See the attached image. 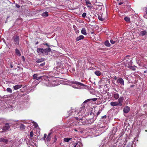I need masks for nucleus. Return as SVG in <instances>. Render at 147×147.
Returning a JSON list of instances; mask_svg holds the SVG:
<instances>
[{
    "mask_svg": "<svg viewBox=\"0 0 147 147\" xmlns=\"http://www.w3.org/2000/svg\"><path fill=\"white\" fill-rule=\"evenodd\" d=\"M97 99L96 98L88 99L83 102L82 105V106L79 109V110L76 111L74 109H72L71 111L68 112V113L70 115V116L72 115V116L74 117L76 120H79V123L81 122L82 124H84L86 121L84 119V117L87 115L85 113L86 110L85 107L84 105L89 101L92 100L93 101H95Z\"/></svg>",
    "mask_w": 147,
    "mask_h": 147,
    "instance_id": "f257e3e1",
    "label": "nucleus"
},
{
    "mask_svg": "<svg viewBox=\"0 0 147 147\" xmlns=\"http://www.w3.org/2000/svg\"><path fill=\"white\" fill-rule=\"evenodd\" d=\"M36 135H34L32 131L30 132V135L28 136L29 140L27 144L30 146L29 147H36V144L34 140H35L34 137Z\"/></svg>",
    "mask_w": 147,
    "mask_h": 147,
    "instance_id": "f03ea898",
    "label": "nucleus"
},
{
    "mask_svg": "<svg viewBox=\"0 0 147 147\" xmlns=\"http://www.w3.org/2000/svg\"><path fill=\"white\" fill-rule=\"evenodd\" d=\"M105 126H98L95 128L92 129V131L93 133L95 134L96 136H98L104 132L107 129V127L105 129Z\"/></svg>",
    "mask_w": 147,
    "mask_h": 147,
    "instance_id": "7ed1b4c3",
    "label": "nucleus"
},
{
    "mask_svg": "<svg viewBox=\"0 0 147 147\" xmlns=\"http://www.w3.org/2000/svg\"><path fill=\"white\" fill-rule=\"evenodd\" d=\"M51 51V49L49 48L46 49L37 48L36 50V51L39 55H43V56L47 55Z\"/></svg>",
    "mask_w": 147,
    "mask_h": 147,
    "instance_id": "20e7f679",
    "label": "nucleus"
},
{
    "mask_svg": "<svg viewBox=\"0 0 147 147\" xmlns=\"http://www.w3.org/2000/svg\"><path fill=\"white\" fill-rule=\"evenodd\" d=\"M88 116L89 118L87 119L88 123L89 124L93 123L96 119V116L92 112L90 113V114H89Z\"/></svg>",
    "mask_w": 147,
    "mask_h": 147,
    "instance_id": "39448f33",
    "label": "nucleus"
},
{
    "mask_svg": "<svg viewBox=\"0 0 147 147\" xmlns=\"http://www.w3.org/2000/svg\"><path fill=\"white\" fill-rule=\"evenodd\" d=\"M71 83L73 84H75L76 85H77V87H76V85H74L72 86L73 88H76L77 89H81L82 88H81L79 86H86L85 85H84L81 83L78 82H77V81H72L71 82Z\"/></svg>",
    "mask_w": 147,
    "mask_h": 147,
    "instance_id": "423d86ee",
    "label": "nucleus"
},
{
    "mask_svg": "<svg viewBox=\"0 0 147 147\" xmlns=\"http://www.w3.org/2000/svg\"><path fill=\"white\" fill-rule=\"evenodd\" d=\"M50 84L48 85L49 87L55 86L58 85L59 84L58 83V81H56V79L54 78H50Z\"/></svg>",
    "mask_w": 147,
    "mask_h": 147,
    "instance_id": "0eeeda50",
    "label": "nucleus"
},
{
    "mask_svg": "<svg viewBox=\"0 0 147 147\" xmlns=\"http://www.w3.org/2000/svg\"><path fill=\"white\" fill-rule=\"evenodd\" d=\"M25 123H27L28 125H27V127H30V124L31 123H32L33 124V125L34 126L35 128H36L38 126V125L37 123L36 122H35L31 120H27L25 121L24 122Z\"/></svg>",
    "mask_w": 147,
    "mask_h": 147,
    "instance_id": "6e6552de",
    "label": "nucleus"
},
{
    "mask_svg": "<svg viewBox=\"0 0 147 147\" xmlns=\"http://www.w3.org/2000/svg\"><path fill=\"white\" fill-rule=\"evenodd\" d=\"M117 82L119 84L122 85H124V82L123 79L121 78H119L117 80Z\"/></svg>",
    "mask_w": 147,
    "mask_h": 147,
    "instance_id": "1a4fd4ad",
    "label": "nucleus"
},
{
    "mask_svg": "<svg viewBox=\"0 0 147 147\" xmlns=\"http://www.w3.org/2000/svg\"><path fill=\"white\" fill-rule=\"evenodd\" d=\"M124 98L123 96H120L118 99V103L119 105V106H121L122 105V103L123 102Z\"/></svg>",
    "mask_w": 147,
    "mask_h": 147,
    "instance_id": "9d476101",
    "label": "nucleus"
},
{
    "mask_svg": "<svg viewBox=\"0 0 147 147\" xmlns=\"http://www.w3.org/2000/svg\"><path fill=\"white\" fill-rule=\"evenodd\" d=\"M42 77H43L42 76H38V75L37 74H34L33 75V78L34 80H39L41 79Z\"/></svg>",
    "mask_w": 147,
    "mask_h": 147,
    "instance_id": "9b49d317",
    "label": "nucleus"
},
{
    "mask_svg": "<svg viewBox=\"0 0 147 147\" xmlns=\"http://www.w3.org/2000/svg\"><path fill=\"white\" fill-rule=\"evenodd\" d=\"M10 127L9 124L8 123H5V126L3 128V130L4 131H7L8 130L9 128Z\"/></svg>",
    "mask_w": 147,
    "mask_h": 147,
    "instance_id": "f8f14e48",
    "label": "nucleus"
},
{
    "mask_svg": "<svg viewBox=\"0 0 147 147\" xmlns=\"http://www.w3.org/2000/svg\"><path fill=\"white\" fill-rule=\"evenodd\" d=\"M126 60V62L125 61L124 62L125 63L126 65L127 66H131L132 64V60Z\"/></svg>",
    "mask_w": 147,
    "mask_h": 147,
    "instance_id": "ddd939ff",
    "label": "nucleus"
},
{
    "mask_svg": "<svg viewBox=\"0 0 147 147\" xmlns=\"http://www.w3.org/2000/svg\"><path fill=\"white\" fill-rule=\"evenodd\" d=\"M7 121V120L4 118H0V126L3 125Z\"/></svg>",
    "mask_w": 147,
    "mask_h": 147,
    "instance_id": "4468645a",
    "label": "nucleus"
},
{
    "mask_svg": "<svg viewBox=\"0 0 147 147\" xmlns=\"http://www.w3.org/2000/svg\"><path fill=\"white\" fill-rule=\"evenodd\" d=\"M112 94L113 95V98L117 100L119 98V95L118 94L115 92H113Z\"/></svg>",
    "mask_w": 147,
    "mask_h": 147,
    "instance_id": "2eb2a0df",
    "label": "nucleus"
},
{
    "mask_svg": "<svg viewBox=\"0 0 147 147\" xmlns=\"http://www.w3.org/2000/svg\"><path fill=\"white\" fill-rule=\"evenodd\" d=\"M147 34V32L146 30H143L141 31L139 33V35L140 36H143Z\"/></svg>",
    "mask_w": 147,
    "mask_h": 147,
    "instance_id": "dca6fc26",
    "label": "nucleus"
},
{
    "mask_svg": "<svg viewBox=\"0 0 147 147\" xmlns=\"http://www.w3.org/2000/svg\"><path fill=\"white\" fill-rule=\"evenodd\" d=\"M130 110V107L127 106H125L123 109V112L125 113H127Z\"/></svg>",
    "mask_w": 147,
    "mask_h": 147,
    "instance_id": "f3484780",
    "label": "nucleus"
},
{
    "mask_svg": "<svg viewBox=\"0 0 147 147\" xmlns=\"http://www.w3.org/2000/svg\"><path fill=\"white\" fill-rule=\"evenodd\" d=\"M50 78L49 80H45L43 82V83L44 84L47 86H49L48 85H50Z\"/></svg>",
    "mask_w": 147,
    "mask_h": 147,
    "instance_id": "a211bd4d",
    "label": "nucleus"
},
{
    "mask_svg": "<svg viewBox=\"0 0 147 147\" xmlns=\"http://www.w3.org/2000/svg\"><path fill=\"white\" fill-rule=\"evenodd\" d=\"M72 147H82V145L80 143H76L72 144Z\"/></svg>",
    "mask_w": 147,
    "mask_h": 147,
    "instance_id": "6ab92c4d",
    "label": "nucleus"
},
{
    "mask_svg": "<svg viewBox=\"0 0 147 147\" xmlns=\"http://www.w3.org/2000/svg\"><path fill=\"white\" fill-rule=\"evenodd\" d=\"M111 105L112 106H119V105L117 102H112L110 103Z\"/></svg>",
    "mask_w": 147,
    "mask_h": 147,
    "instance_id": "aec40b11",
    "label": "nucleus"
},
{
    "mask_svg": "<svg viewBox=\"0 0 147 147\" xmlns=\"http://www.w3.org/2000/svg\"><path fill=\"white\" fill-rule=\"evenodd\" d=\"M8 142L7 139L4 138H0V142H3V143H7Z\"/></svg>",
    "mask_w": 147,
    "mask_h": 147,
    "instance_id": "412c9836",
    "label": "nucleus"
},
{
    "mask_svg": "<svg viewBox=\"0 0 147 147\" xmlns=\"http://www.w3.org/2000/svg\"><path fill=\"white\" fill-rule=\"evenodd\" d=\"M22 87L21 85H17L13 86V89L15 90H17L21 88Z\"/></svg>",
    "mask_w": 147,
    "mask_h": 147,
    "instance_id": "4be33fe9",
    "label": "nucleus"
},
{
    "mask_svg": "<svg viewBox=\"0 0 147 147\" xmlns=\"http://www.w3.org/2000/svg\"><path fill=\"white\" fill-rule=\"evenodd\" d=\"M84 37L83 36L80 35L76 38V40L77 41H78L84 39Z\"/></svg>",
    "mask_w": 147,
    "mask_h": 147,
    "instance_id": "5701e85b",
    "label": "nucleus"
},
{
    "mask_svg": "<svg viewBox=\"0 0 147 147\" xmlns=\"http://www.w3.org/2000/svg\"><path fill=\"white\" fill-rule=\"evenodd\" d=\"M85 2L86 3L87 7H91L90 5H91V3L89 0H85Z\"/></svg>",
    "mask_w": 147,
    "mask_h": 147,
    "instance_id": "b1692460",
    "label": "nucleus"
},
{
    "mask_svg": "<svg viewBox=\"0 0 147 147\" xmlns=\"http://www.w3.org/2000/svg\"><path fill=\"white\" fill-rule=\"evenodd\" d=\"M14 41L16 42V43H18L19 41V37L18 36H15L14 38Z\"/></svg>",
    "mask_w": 147,
    "mask_h": 147,
    "instance_id": "393cba45",
    "label": "nucleus"
},
{
    "mask_svg": "<svg viewBox=\"0 0 147 147\" xmlns=\"http://www.w3.org/2000/svg\"><path fill=\"white\" fill-rule=\"evenodd\" d=\"M81 33L83 34L86 35L87 33L85 29L84 28H82L81 30Z\"/></svg>",
    "mask_w": 147,
    "mask_h": 147,
    "instance_id": "a878e982",
    "label": "nucleus"
},
{
    "mask_svg": "<svg viewBox=\"0 0 147 147\" xmlns=\"http://www.w3.org/2000/svg\"><path fill=\"white\" fill-rule=\"evenodd\" d=\"M45 59L43 58L38 59L36 60V62L37 63H40L44 61Z\"/></svg>",
    "mask_w": 147,
    "mask_h": 147,
    "instance_id": "bb28decb",
    "label": "nucleus"
},
{
    "mask_svg": "<svg viewBox=\"0 0 147 147\" xmlns=\"http://www.w3.org/2000/svg\"><path fill=\"white\" fill-rule=\"evenodd\" d=\"M51 133H49L48 134V135L47 136L46 139V140L47 141V142H49V141L51 138Z\"/></svg>",
    "mask_w": 147,
    "mask_h": 147,
    "instance_id": "cd10ccee",
    "label": "nucleus"
},
{
    "mask_svg": "<svg viewBox=\"0 0 147 147\" xmlns=\"http://www.w3.org/2000/svg\"><path fill=\"white\" fill-rule=\"evenodd\" d=\"M48 15V13L47 11H45L42 14V16L45 17H47Z\"/></svg>",
    "mask_w": 147,
    "mask_h": 147,
    "instance_id": "c85d7f7f",
    "label": "nucleus"
},
{
    "mask_svg": "<svg viewBox=\"0 0 147 147\" xmlns=\"http://www.w3.org/2000/svg\"><path fill=\"white\" fill-rule=\"evenodd\" d=\"M15 52H16V54L17 55H18V56H20L21 55V54H20V51H19V50H18L17 49H15Z\"/></svg>",
    "mask_w": 147,
    "mask_h": 147,
    "instance_id": "c756f323",
    "label": "nucleus"
},
{
    "mask_svg": "<svg viewBox=\"0 0 147 147\" xmlns=\"http://www.w3.org/2000/svg\"><path fill=\"white\" fill-rule=\"evenodd\" d=\"M71 139V138H64L63 139V141L65 142H68Z\"/></svg>",
    "mask_w": 147,
    "mask_h": 147,
    "instance_id": "7c9ffc66",
    "label": "nucleus"
},
{
    "mask_svg": "<svg viewBox=\"0 0 147 147\" xmlns=\"http://www.w3.org/2000/svg\"><path fill=\"white\" fill-rule=\"evenodd\" d=\"M105 45L107 47H110V44L108 41H106L105 43Z\"/></svg>",
    "mask_w": 147,
    "mask_h": 147,
    "instance_id": "2f4dec72",
    "label": "nucleus"
},
{
    "mask_svg": "<svg viewBox=\"0 0 147 147\" xmlns=\"http://www.w3.org/2000/svg\"><path fill=\"white\" fill-rule=\"evenodd\" d=\"M95 74L97 76H100V75L101 73L99 71H96L94 72Z\"/></svg>",
    "mask_w": 147,
    "mask_h": 147,
    "instance_id": "473e14b6",
    "label": "nucleus"
},
{
    "mask_svg": "<svg viewBox=\"0 0 147 147\" xmlns=\"http://www.w3.org/2000/svg\"><path fill=\"white\" fill-rule=\"evenodd\" d=\"M127 67L133 70V71H135L136 70L135 67L132 66L131 65L128 66Z\"/></svg>",
    "mask_w": 147,
    "mask_h": 147,
    "instance_id": "72a5a7b5",
    "label": "nucleus"
},
{
    "mask_svg": "<svg viewBox=\"0 0 147 147\" xmlns=\"http://www.w3.org/2000/svg\"><path fill=\"white\" fill-rule=\"evenodd\" d=\"M7 91L10 93H11L12 92V90L9 88H8L7 89Z\"/></svg>",
    "mask_w": 147,
    "mask_h": 147,
    "instance_id": "f704fd0d",
    "label": "nucleus"
},
{
    "mask_svg": "<svg viewBox=\"0 0 147 147\" xmlns=\"http://www.w3.org/2000/svg\"><path fill=\"white\" fill-rule=\"evenodd\" d=\"M124 19V20L127 22H129L130 20L129 18L127 17H125Z\"/></svg>",
    "mask_w": 147,
    "mask_h": 147,
    "instance_id": "c9c22d12",
    "label": "nucleus"
},
{
    "mask_svg": "<svg viewBox=\"0 0 147 147\" xmlns=\"http://www.w3.org/2000/svg\"><path fill=\"white\" fill-rule=\"evenodd\" d=\"M98 18L100 21H103L104 20V18H102V17L100 16H98Z\"/></svg>",
    "mask_w": 147,
    "mask_h": 147,
    "instance_id": "e433bc0d",
    "label": "nucleus"
},
{
    "mask_svg": "<svg viewBox=\"0 0 147 147\" xmlns=\"http://www.w3.org/2000/svg\"><path fill=\"white\" fill-rule=\"evenodd\" d=\"M25 127V125L23 124H21L20 126V128H22V129H24Z\"/></svg>",
    "mask_w": 147,
    "mask_h": 147,
    "instance_id": "4c0bfd02",
    "label": "nucleus"
},
{
    "mask_svg": "<svg viewBox=\"0 0 147 147\" xmlns=\"http://www.w3.org/2000/svg\"><path fill=\"white\" fill-rule=\"evenodd\" d=\"M74 28V29H75V32L76 33V34H78L79 33V31L77 29V28Z\"/></svg>",
    "mask_w": 147,
    "mask_h": 147,
    "instance_id": "58836bf2",
    "label": "nucleus"
},
{
    "mask_svg": "<svg viewBox=\"0 0 147 147\" xmlns=\"http://www.w3.org/2000/svg\"><path fill=\"white\" fill-rule=\"evenodd\" d=\"M86 13H84L82 14V16L83 17L85 18L86 17Z\"/></svg>",
    "mask_w": 147,
    "mask_h": 147,
    "instance_id": "ea45409f",
    "label": "nucleus"
},
{
    "mask_svg": "<svg viewBox=\"0 0 147 147\" xmlns=\"http://www.w3.org/2000/svg\"><path fill=\"white\" fill-rule=\"evenodd\" d=\"M110 42L112 44H114L115 42L112 39L110 40Z\"/></svg>",
    "mask_w": 147,
    "mask_h": 147,
    "instance_id": "a19ab883",
    "label": "nucleus"
},
{
    "mask_svg": "<svg viewBox=\"0 0 147 147\" xmlns=\"http://www.w3.org/2000/svg\"><path fill=\"white\" fill-rule=\"evenodd\" d=\"M101 111L100 110H99L97 113V115H98L101 112Z\"/></svg>",
    "mask_w": 147,
    "mask_h": 147,
    "instance_id": "79ce46f5",
    "label": "nucleus"
},
{
    "mask_svg": "<svg viewBox=\"0 0 147 147\" xmlns=\"http://www.w3.org/2000/svg\"><path fill=\"white\" fill-rule=\"evenodd\" d=\"M45 62H44L40 64V66H43L45 65Z\"/></svg>",
    "mask_w": 147,
    "mask_h": 147,
    "instance_id": "37998d69",
    "label": "nucleus"
},
{
    "mask_svg": "<svg viewBox=\"0 0 147 147\" xmlns=\"http://www.w3.org/2000/svg\"><path fill=\"white\" fill-rule=\"evenodd\" d=\"M47 136V134H44V137H43V140H45V139L46 138V137Z\"/></svg>",
    "mask_w": 147,
    "mask_h": 147,
    "instance_id": "c03bdc74",
    "label": "nucleus"
},
{
    "mask_svg": "<svg viewBox=\"0 0 147 147\" xmlns=\"http://www.w3.org/2000/svg\"><path fill=\"white\" fill-rule=\"evenodd\" d=\"M43 44L44 45H46L49 48V45L47 43H43Z\"/></svg>",
    "mask_w": 147,
    "mask_h": 147,
    "instance_id": "a18cd8bd",
    "label": "nucleus"
},
{
    "mask_svg": "<svg viewBox=\"0 0 147 147\" xmlns=\"http://www.w3.org/2000/svg\"><path fill=\"white\" fill-rule=\"evenodd\" d=\"M106 115H104V116H102V119H103V118H106Z\"/></svg>",
    "mask_w": 147,
    "mask_h": 147,
    "instance_id": "49530a36",
    "label": "nucleus"
},
{
    "mask_svg": "<svg viewBox=\"0 0 147 147\" xmlns=\"http://www.w3.org/2000/svg\"><path fill=\"white\" fill-rule=\"evenodd\" d=\"M10 67L11 68H12L13 67V66L12 65V64L11 63H10Z\"/></svg>",
    "mask_w": 147,
    "mask_h": 147,
    "instance_id": "de8ad7c7",
    "label": "nucleus"
},
{
    "mask_svg": "<svg viewBox=\"0 0 147 147\" xmlns=\"http://www.w3.org/2000/svg\"><path fill=\"white\" fill-rule=\"evenodd\" d=\"M145 12L146 14H147V6L146 7Z\"/></svg>",
    "mask_w": 147,
    "mask_h": 147,
    "instance_id": "09e8293b",
    "label": "nucleus"
},
{
    "mask_svg": "<svg viewBox=\"0 0 147 147\" xmlns=\"http://www.w3.org/2000/svg\"><path fill=\"white\" fill-rule=\"evenodd\" d=\"M16 6L18 8H19L20 7L19 5L17 4L16 5Z\"/></svg>",
    "mask_w": 147,
    "mask_h": 147,
    "instance_id": "8fccbe9b",
    "label": "nucleus"
},
{
    "mask_svg": "<svg viewBox=\"0 0 147 147\" xmlns=\"http://www.w3.org/2000/svg\"><path fill=\"white\" fill-rule=\"evenodd\" d=\"M22 59L24 60V56H22Z\"/></svg>",
    "mask_w": 147,
    "mask_h": 147,
    "instance_id": "3c124183",
    "label": "nucleus"
},
{
    "mask_svg": "<svg viewBox=\"0 0 147 147\" xmlns=\"http://www.w3.org/2000/svg\"><path fill=\"white\" fill-rule=\"evenodd\" d=\"M144 73H147V69L146 70H145V71H144Z\"/></svg>",
    "mask_w": 147,
    "mask_h": 147,
    "instance_id": "603ef678",
    "label": "nucleus"
},
{
    "mask_svg": "<svg viewBox=\"0 0 147 147\" xmlns=\"http://www.w3.org/2000/svg\"><path fill=\"white\" fill-rule=\"evenodd\" d=\"M123 3L122 2H120L119 3V5H121L123 4Z\"/></svg>",
    "mask_w": 147,
    "mask_h": 147,
    "instance_id": "864d4df0",
    "label": "nucleus"
},
{
    "mask_svg": "<svg viewBox=\"0 0 147 147\" xmlns=\"http://www.w3.org/2000/svg\"><path fill=\"white\" fill-rule=\"evenodd\" d=\"M117 79V78L116 76H115L114 77V79L115 80H116Z\"/></svg>",
    "mask_w": 147,
    "mask_h": 147,
    "instance_id": "5fc2aeb1",
    "label": "nucleus"
},
{
    "mask_svg": "<svg viewBox=\"0 0 147 147\" xmlns=\"http://www.w3.org/2000/svg\"><path fill=\"white\" fill-rule=\"evenodd\" d=\"M38 42H36V45H37V44H38Z\"/></svg>",
    "mask_w": 147,
    "mask_h": 147,
    "instance_id": "6e6d98bb",
    "label": "nucleus"
},
{
    "mask_svg": "<svg viewBox=\"0 0 147 147\" xmlns=\"http://www.w3.org/2000/svg\"><path fill=\"white\" fill-rule=\"evenodd\" d=\"M74 130H75V131H77V130H76V129H74Z\"/></svg>",
    "mask_w": 147,
    "mask_h": 147,
    "instance_id": "4d7b16f0",
    "label": "nucleus"
},
{
    "mask_svg": "<svg viewBox=\"0 0 147 147\" xmlns=\"http://www.w3.org/2000/svg\"><path fill=\"white\" fill-rule=\"evenodd\" d=\"M134 86L132 85L131 86V87H133Z\"/></svg>",
    "mask_w": 147,
    "mask_h": 147,
    "instance_id": "13d9d810",
    "label": "nucleus"
},
{
    "mask_svg": "<svg viewBox=\"0 0 147 147\" xmlns=\"http://www.w3.org/2000/svg\"><path fill=\"white\" fill-rule=\"evenodd\" d=\"M119 0H117V1H119Z\"/></svg>",
    "mask_w": 147,
    "mask_h": 147,
    "instance_id": "bf43d9fd",
    "label": "nucleus"
},
{
    "mask_svg": "<svg viewBox=\"0 0 147 147\" xmlns=\"http://www.w3.org/2000/svg\"><path fill=\"white\" fill-rule=\"evenodd\" d=\"M113 147H115V146H113Z\"/></svg>",
    "mask_w": 147,
    "mask_h": 147,
    "instance_id": "052dcab7",
    "label": "nucleus"
}]
</instances>
